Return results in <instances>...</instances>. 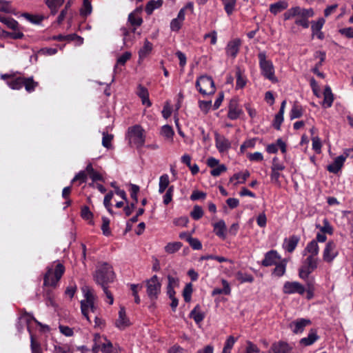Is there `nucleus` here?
Masks as SVG:
<instances>
[{"label":"nucleus","mask_w":353,"mask_h":353,"mask_svg":"<svg viewBox=\"0 0 353 353\" xmlns=\"http://www.w3.org/2000/svg\"><path fill=\"white\" fill-rule=\"evenodd\" d=\"M82 291L84 294L85 298L81 301V310L82 314L88 321L90 322L89 316V312L90 311L94 314V326L101 327L104 325V321L97 315V307L95 305L97 297L94 293V290L90 289L89 287L85 286L82 288Z\"/></svg>","instance_id":"nucleus-1"},{"label":"nucleus","mask_w":353,"mask_h":353,"mask_svg":"<svg viewBox=\"0 0 353 353\" xmlns=\"http://www.w3.org/2000/svg\"><path fill=\"white\" fill-rule=\"evenodd\" d=\"M114 276L112 265L107 263H103L97 266L94 274V279L98 285L102 287L112 283Z\"/></svg>","instance_id":"nucleus-2"},{"label":"nucleus","mask_w":353,"mask_h":353,"mask_svg":"<svg viewBox=\"0 0 353 353\" xmlns=\"http://www.w3.org/2000/svg\"><path fill=\"white\" fill-rule=\"evenodd\" d=\"M64 272L65 267L59 262L54 265V268L48 267L43 278L44 286L56 288Z\"/></svg>","instance_id":"nucleus-3"},{"label":"nucleus","mask_w":353,"mask_h":353,"mask_svg":"<svg viewBox=\"0 0 353 353\" xmlns=\"http://www.w3.org/2000/svg\"><path fill=\"white\" fill-rule=\"evenodd\" d=\"M259 64L261 74L272 83L278 82L275 76L274 67L271 60L267 59L266 52L263 51L258 54Z\"/></svg>","instance_id":"nucleus-4"},{"label":"nucleus","mask_w":353,"mask_h":353,"mask_svg":"<svg viewBox=\"0 0 353 353\" xmlns=\"http://www.w3.org/2000/svg\"><path fill=\"white\" fill-rule=\"evenodd\" d=\"M306 258L302 263V265L299 270V276L301 279L306 280L308 279L310 274L312 273L319 265V257H314L311 256H305Z\"/></svg>","instance_id":"nucleus-5"},{"label":"nucleus","mask_w":353,"mask_h":353,"mask_svg":"<svg viewBox=\"0 0 353 353\" xmlns=\"http://www.w3.org/2000/svg\"><path fill=\"white\" fill-rule=\"evenodd\" d=\"M195 85L198 91L203 95L212 94L216 90L212 78L208 75L199 77L196 81Z\"/></svg>","instance_id":"nucleus-6"},{"label":"nucleus","mask_w":353,"mask_h":353,"mask_svg":"<svg viewBox=\"0 0 353 353\" xmlns=\"http://www.w3.org/2000/svg\"><path fill=\"white\" fill-rule=\"evenodd\" d=\"M128 133L130 143H133L138 149L143 147L145 143V137L144 135V130L141 125H135L129 128Z\"/></svg>","instance_id":"nucleus-7"},{"label":"nucleus","mask_w":353,"mask_h":353,"mask_svg":"<svg viewBox=\"0 0 353 353\" xmlns=\"http://www.w3.org/2000/svg\"><path fill=\"white\" fill-rule=\"evenodd\" d=\"M146 293L151 301L158 299L161 293V283L157 275H154L150 279L145 281Z\"/></svg>","instance_id":"nucleus-8"},{"label":"nucleus","mask_w":353,"mask_h":353,"mask_svg":"<svg viewBox=\"0 0 353 353\" xmlns=\"http://www.w3.org/2000/svg\"><path fill=\"white\" fill-rule=\"evenodd\" d=\"M314 11L312 8H301V10L295 19L294 24L303 28H307L310 23L308 19L314 17Z\"/></svg>","instance_id":"nucleus-9"},{"label":"nucleus","mask_w":353,"mask_h":353,"mask_svg":"<svg viewBox=\"0 0 353 353\" xmlns=\"http://www.w3.org/2000/svg\"><path fill=\"white\" fill-rule=\"evenodd\" d=\"M339 252L335 242L328 241L323 252V259L325 262L330 263L338 256Z\"/></svg>","instance_id":"nucleus-10"},{"label":"nucleus","mask_w":353,"mask_h":353,"mask_svg":"<svg viewBox=\"0 0 353 353\" xmlns=\"http://www.w3.org/2000/svg\"><path fill=\"white\" fill-rule=\"evenodd\" d=\"M283 292L286 294H299L303 295L305 288L297 281H286L283 287Z\"/></svg>","instance_id":"nucleus-11"},{"label":"nucleus","mask_w":353,"mask_h":353,"mask_svg":"<svg viewBox=\"0 0 353 353\" xmlns=\"http://www.w3.org/2000/svg\"><path fill=\"white\" fill-rule=\"evenodd\" d=\"M325 20L323 18H319L316 21H311L312 37H316L319 39L323 40L325 38L324 33L321 31Z\"/></svg>","instance_id":"nucleus-12"},{"label":"nucleus","mask_w":353,"mask_h":353,"mask_svg":"<svg viewBox=\"0 0 353 353\" xmlns=\"http://www.w3.org/2000/svg\"><path fill=\"white\" fill-rule=\"evenodd\" d=\"M1 78L6 80L7 85L12 90H20L23 87V77H22L3 74Z\"/></svg>","instance_id":"nucleus-13"},{"label":"nucleus","mask_w":353,"mask_h":353,"mask_svg":"<svg viewBox=\"0 0 353 353\" xmlns=\"http://www.w3.org/2000/svg\"><path fill=\"white\" fill-rule=\"evenodd\" d=\"M311 324V321L306 319H298L292 321L289 327L294 334H299L303 332L305 327Z\"/></svg>","instance_id":"nucleus-14"},{"label":"nucleus","mask_w":353,"mask_h":353,"mask_svg":"<svg viewBox=\"0 0 353 353\" xmlns=\"http://www.w3.org/2000/svg\"><path fill=\"white\" fill-rule=\"evenodd\" d=\"M243 113V110L239 108L236 99H232L228 105V117L231 120L237 119Z\"/></svg>","instance_id":"nucleus-15"},{"label":"nucleus","mask_w":353,"mask_h":353,"mask_svg":"<svg viewBox=\"0 0 353 353\" xmlns=\"http://www.w3.org/2000/svg\"><path fill=\"white\" fill-rule=\"evenodd\" d=\"M241 45V41L240 39L236 38L230 41L225 47L226 54L235 58L239 51Z\"/></svg>","instance_id":"nucleus-16"},{"label":"nucleus","mask_w":353,"mask_h":353,"mask_svg":"<svg viewBox=\"0 0 353 353\" xmlns=\"http://www.w3.org/2000/svg\"><path fill=\"white\" fill-rule=\"evenodd\" d=\"M281 257L276 250H272L265 254L264 259L261 262V265L265 267L276 265Z\"/></svg>","instance_id":"nucleus-17"},{"label":"nucleus","mask_w":353,"mask_h":353,"mask_svg":"<svg viewBox=\"0 0 353 353\" xmlns=\"http://www.w3.org/2000/svg\"><path fill=\"white\" fill-rule=\"evenodd\" d=\"M263 353H291V347L284 341L274 343L267 352Z\"/></svg>","instance_id":"nucleus-18"},{"label":"nucleus","mask_w":353,"mask_h":353,"mask_svg":"<svg viewBox=\"0 0 353 353\" xmlns=\"http://www.w3.org/2000/svg\"><path fill=\"white\" fill-rule=\"evenodd\" d=\"M185 8H181L178 14L177 17L174 19H173L170 22V30L173 32H178L182 24L185 20Z\"/></svg>","instance_id":"nucleus-19"},{"label":"nucleus","mask_w":353,"mask_h":353,"mask_svg":"<svg viewBox=\"0 0 353 353\" xmlns=\"http://www.w3.org/2000/svg\"><path fill=\"white\" fill-rule=\"evenodd\" d=\"M32 321H34L38 325H41V323L34 319V317L33 316V315L32 314L28 313L26 311H25L23 310H21V315L19 318V321L17 324L18 330H22L24 324H26L28 326V325Z\"/></svg>","instance_id":"nucleus-20"},{"label":"nucleus","mask_w":353,"mask_h":353,"mask_svg":"<svg viewBox=\"0 0 353 353\" xmlns=\"http://www.w3.org/2000/svg\"><path fill=\"white\" fill-rule=\"evenodd\" d=\"M215 143L219 152H224L231 147L230 141L224 136L220 135L218 133L215 134Z\"/></svg>","instance_id":"nucleus-21"},{"label":"nucleus","mask_w":353,"mask_h":353,"mask_svg":"<svg viewBox=\"0 0 353 353\" xmlns=\"http://www.w3.org/2000/svg\"><path fill=\"white\" fill-rule=\"evenodd\" d=\"M300 239V236L297 235H292L289 238H285L283 244L284 250L292 253L296 249Z\"/></svg>","instance_id":"nucleus-22"},{"label":"nucleus","mask_w":353,"mask_h":353,"mask_svg":"<svg viewBox=\"0 0 353 353\" xmlns=\"http://www.w3.org/2000/svg\"><path fill=\"white\" fill-rule=\"evenodd\" d=\"M319 246L316 240L310 241L302 252L303 256H311L318 257Z\"/></svg>","instance_id":"nucleus-23"},{"label":"nucleus","mask_w":353,"mask_h":353,"mask_svg":"<svg viewBox=\"0 0 353 353\" xmlns=\"http://www.w3.org/2000/svg\"><path fill=\"white\" fill-rule=\"evenodd\" d=\"M115 325L120 330H124L130 325V321L126 316L125 310L123 307H121L119 311V318L115 322Z\"/></svg>","instance_id":"nucleus-24"},{"label":"nucleus","mask_w":353,"mask_h":353,"mask_svg":"<svg viewBox=\"0 0 353 353\" xmlns=\"http://www.w3.org/2000/svg\"><path fill=\"white\" fill-rule=\"evenodd\" d=\"M319 336L317 334V331L316 330L312 329L310 330L307 336L306 337L302 338L299 343L301 345L306 347L312 345L317 340H319Z\"/></svg>","instance_id":"nucleus-25"},{"label":"nucleus","mask_w":353,"mask_h":353,"mask_svg":"<svg viewBox=\"0 0 353 353\" xmlns=\"http://www.w3.org/2000/svg\"><path fill=\"white\" fill-rule=\"evenodd\" d=\"M314 57L316 58L319 59V61L315 65V66L312 69V72L316 74L318 77L323 79L325 77V74L319 71V68L322 65L323 62H324L325 59V52L323 51H316L314 54Z\"/></svg>","instance_id":"nucleus-26"},{"label":"nucleus","mask_w":353,"mask_h":353,"mask_svg":"<svg viewBox=\"0 0 353 353\" xmlns=\"http://www.w3.org/2000/svg\"><path fill=\"white\" fill-rule=\"evenodd\" d=\"M346 157L340 155L337 157L334 162L327 165V170L332 173L336 174L343 167Z\"/></svg>","instance_id":"nucleus-27"},{"label":"nucleus","mask_w":353,"mask_h":353,"mask_svg":"<svg viewBox=\"0 0 353 353\" xmlns=\"http://www.w3.org/2000/svg\"><path fill=\"white\" fill-rule=\"evenodd\" d=\"M137 94L141 99L142 103L148 107L151 106L152 103L149 99V92L146 88L139 84L137 86Z\"/></svg>","instance_id":"nucleus-28"},{"label":"nucleus","mask_w":353,"mask_h":353,"mask_svg":"<svg viewBox=\"0 0 353 353\" xmlns=\"http://www.w3.org/2000/svg\"><path fill=\"white\" fill-rule=\"evenodd\" d=\"M141 10V8H137L135 10L129 14L128 21L132 26L139 27L142 24L143 19L139 15V12Z\"/></svg>","instance_id":"nucleus-29"},{"label":"nucleus","mask_w":353,"mask_h":353,"mask_svg":"<svg viewBox=\"0 0 353 353\" xmlns=\"http://www.w3.org/2000/svg\"><path fill=\"white\" fill-rule=\"evenodd\" d=\"M213 228L214 232L216 234V236H218L222 239H225L226 225L223 220H220L218 222L214 223Z\"/></svg>","instance_id":"nucleus-30"},{"label":"nucleus","mask_w":353,"mask_h":353,"mask_svg":"<svg viewBox=\"0 0 353 353\" xmlns=\"http://www.w3.org/2000/svg\"><path fill=\"white\" fill-rule=\"evenodd\" d=\"M288 7V3L286 1H279L274 3H272L270 5V11L273 14L276 15L278 13L287 9Z\"/></svg>","instance_id":"nucleus-31"},{"label":"nucleus","mask_w":353,"mask_h":353,"mask_svg":"<svg viewBox=\"0 0 353 353\" xmlns=\"http://www.w3.org/2000/svg\"><path fill=\"white\" fill-rule=\"evenodd\" d=\"M324 99L323 101V106L325 108H330L334 101V95L330 86H325L323 92Z\"/></svg>","instance_id":"nucleus-32"},{"label":"nucleus","mask_w":353,"mask_h":353,"mask_svg":"<svg viewBox=\"0 0 353 353\" xmlns=\"http://www.w3.org/2000/svg\"><path fill=\"white\" fill-rule=\"evenodd\" d=\"M222 284H223V287L222 289L214 288L212 290V296H216V295L221 294H223L225 295H229L230 294L231 288H230V284L228 283V282L225 279H222Z\"/></svg>","instance_id":"nucleus-33"},{"label":"nucleus","mask_w":353,"mask_h":353,"mask_svg":"<svg viewBox=\"0 0 353 353\" xmlns=\"http://www.w3.org/2000/svg\"><path fill=\"white\" fill-rule=\"evenodd\" d=\"M190 317L193 319L196 323H201L205 318V314L200 311L199 305H196L190 312Z\"/></svg>","instance_id":"nucleus-34"},{"label":"nucleus","mask_w":353,"mask_h":353,"mask_svg":"<svg viewBox=\"0 0 353 353\" xmlns=\"http://www.w3.org/2000/svg\"><path fill=\"white\" fill-rule=\"evenodd\" d=\"M23 86L25 87V89L28 92H32L34 91L35 88L39 85L38 82L34 81L32 77L28 78L23 77Z\"/></svg>","instance_id":"nucleus-35"},{"label":"nucleus","mask_w":353,"mask_h":353,"mask_svg":"<svg viewBox=\"0 0 353 353\" xmlns=\"http://www.w3.org/2000/svg\"><path fill=\"white\" fill-rule=\"evenodd\" d=\"M0 22L4 23L8 28L16 30L18 28V22L11 17L0 15Z\"/></svg>","instance_id":"nucleus-36"},{"label":"nucleus","mask_w":353,"mask_h":353,"mask_svg":"<svg viewBox=\"0 0 353 353\" xmlns=\"http://www.w3.org/2000/svg\"><path fill=\"white\" fill-rule=\"evenodd\" d=\"M223 6L224 10L228 16H230L234 11L236 6V0H220Z\"/></svg>","instance_id":"nucleus-37"},{"label":"nucleus","mask_w":353,"mask_h":353,"mask_svg":"<svg viewBox=\"0 0 353 353\" xmlns=\"http://www.w3.org/2000/svg\"><path fill=\"white\" fill-rule=\"evenodd\" d=\"M152 44L148 39L144 41L143 46L139 50V55L140 59L145 58L152 51Z\"/></svg>","instance_id":"nucleus-38"},{"label":"nucleus","mask_w":353,"mask_h":353,"mask_svg":"<svg viewBox=\"0 0 353 353\" xmlns=\"http://www.w3.org/2000/svg\"><path fill=\"white\" fill-rule=\"evenodd\" d=\"M63 2L64 0H46V1L52 14H55L57 12L59 8Z\"/></svg>","instance_id":"nucleus-39"},{"label":"nucleus","mask_w":353,"mask_h":353,"mask_svg":"<svg viewBox=\"0 0 353 353\" xmlns=\"http://www.w3.org/2000/svg\"><path fill=\"white\" fill-rule=\"evenodd\" d=\"M121 34L123 37V43L128 46L129 43H132V35L130 34V29L127 28L126 27H121L120 28Z\"/></svg>","instance_id":"nucleus-40"},{"label":"nucleus","mask_w":353,"mask_h":353,"mask_svg":"<svg viewBox=\"0 0 353 353\" xmlns=\"http://www.w3.org/2000/svg\"><path fill=\"white\" fill-rule=\"evenodd\" d=\"M170 183L169 176L167 174H164L160 176L159 184V192L163 193Z\"/></svg>","instance_id":"nucleus-41"},{"label":"nucleus","mask_w":353,"mask_h":353,"mask_svg":"<svg viewBox=\"0 0 353 353\" xmlns=\"http://www.w3.org/2000/svg\"><path fill=\"white\" fill-rule=\"evenodd\" d=\"M162 5V0H152L148 2L145 6V12L148 14H151L155 9L159 8Z\"/></svg>","instance_id":"nucleus-42"},{"label":"nucleus","mask_w":353,"mask_h":353,"mask_svg":"<svg viewBox=\"0 0 353 353\" xmlns=\"http://www.w3.org/2000/svg\"><path fill=\"white\" fill-rule=\"evenodd\" d=\"M300 10L301 7L299 6L292 7L283 14V19L287 21L291 19L292 18L296 17Z\"/></svg>","instance_id":"nucleus-43"},{"label":"nucleus","mask_w":353,"mask_h":353,"mask_svg":"<svg viewBox=\"0 0 353 353\" xmlns=\"http://www.w3.org/2000/svg\"><path fill=\"white\" fill-rule=\"evenodd\" d=\"M236 341L237 338H234L233 336H229L226 339L222 353H231V350Z\"/></svg>","instance_id":"nucleus-44"},{"label":"nucleus","mask_w":353,"mask_h":353,"mask_svg":"<svg viewBox=\"0 0 353 353\" xmlns=\"http://www.w3.org/2000/svg\"><path fill=\"white\" fill-rule=\"evenodd\" d=\"M275 268L273 270V274L276 276H283L286 270V262L285 261H282L281 262H278L276 265H274Z\"/></svg>","instance_id":"nucleus-45"},{"label":"nucleus","mask_w":353,"mask_h":353,"mask_svg":"<svg viewBox=\"0 0 353 353\" xmlns=\"http://www.w3.org/2000/svg\"><path fill=\"white\" fill-rule=\"evenodd\" d=\"M323 225H321L319 224L316 225V228H319L320 232L332 234L333 233V228L332 225L330 224L329 221L327 219H323Z\"/></svg>","instance_id":"nucleus-46"},{"label":"nucleus","mask_w":353,"mask_h":353,"mask_svg":"<svg viewBox=\"0 0 353 353\" xmlns=\"http://www.w3.org/2000/svg\"><path fill=\"white\" fill-rule=\"evenodd\" d=\"M182 243L181 242L169 243L165 246V251L169 254H173L181 249Z\"/></svg>","instance_id":"nucleus-47"},{"label":"nucleus","mask_w":353,"mask_h":353,"mask_svg":"<svg viewBox=\"0 0 353 353\" xmlns=\"http://www.w3.org/2000/svg\"><path fill=\"white\" fill-rule=\"evenodd\" d=\"M303 115V109L301 106L294 105L290 110V117L291 120L300 118Z\"/></svg>","instance_id":"nucleus-48"},{"label":"nucleus","mask_w":353,"mask_h":353,"mask_svg":"<svg viewBox=\"0 0 353 353\" xmlns=\"http://www.w3.org/2000/svg\"><path fill=\"white\" fill-rule=\"evenodd\" d=\"M236 279L241 283H252L254 281V277L250 274L243 273L238 272L236 275Z\"/></svg>","instance_id":"nucleus-49"},{"label":"nucleus","mask_w":353,"mask_h":353,"mask_svg":"<svg viewBox=\"0 0 353 353\" xmlns=\"http://www.w3.org/2000/svg\"><path fill=\"white\" fill-rule=\"evenodd\" d=\"M110 219L105 216L102 217V225H101V230L103 234L109 236L111 234V231L110 230Z\"/></svg>","instance_id":"nucleus-50"},{"label":"nucleus","mask_w":353,"mask_h":353,"mask_svg":"<svg viewBox=\"0 0 353 353\" xmlns=\"http://www.w3.org/2000/svg\"><path fill=\"white\" fill-rule=\"evenodd\" d=\"M81 216L83 219L90 221V223L93 224V222H92L93 214L90 210V209L88 206L82 207L81 211Z\"/></svg>","instance_id":"nucleus-51"},{"label":"nucleus","mask_w":353,"mask_h":353,"mask_svg":"<svg viewBox=\"0 0 353 353\" xmlns=\"http://www.w3.org/2000/svg\"><path fill=\"white\" fill-rule=\"evenodd\" d=\"M236 89H241V88H243L245 85V84H246V79L242 75L241 72L240 70H238L236 72Z\"/></svg>","instance_id":"nucleus-52"},{"label":"nucleus","mask_w":353,"mask_h":353,"mask_svg":"<svg viewBox=\"0 0 353 353\" xmlns=\"http://www.w3.org/2000/svg\"><path fill=\"white\" fill-rule=\"evenodd\" d=\"M249 176H250V173L248 171H245L243 173L239 172V173L234 174L231 177L230 181H232L233 180L235 179V180L238 181V183H243L246 181V179H248V177Z\"/></svg>","instance_id":"nucleus-53"},{"label":"nucleus","mask_w":353,"mask_h":353,"mask_svg":"<svg viewBox=\"0 0 353 353\" xmlns=\"http://www.w3.org/2000/svg\"><path fill=\"white\" fill-rule=\"evenodd\" d=\"M203 215V210L199 205H194L192 211L190 212V216L194 220L200 219Z\"/></svg>","instance_id":"nucleus-54"},{"label":"nucleus","mask_w":353,"mask_h":353,"mask_svg":"<svg viewBox=\"0 0 353 353\" xmlns=\"http://www.w3.org/2000/svg\"><path fill=\"white\" fill-rule=\"evenodd\" d=\"M283 114H281V112H278L273 120L272 125L273 127L277 130H279L281 129V125L283 121Z\"/></svg>","instance_id":"nucleus-55"},{"label":"nucleus","mask_w":353,"mask_h":353,"mask_svg":"<svg viewBox=\"0 0 353 353\" xmlns=\"http://www.w3.org/2000/svg\"><path fill=\"white\" fill-rule=\"evenodd\" d=\"M113 139V135L107 132H103L102 145L103 147L109 149L111 148V142Z\"/></svg>","instance_id":"nucleus-56"},{"label":"nucleus","mask_w":353,"mask_h":353,"mask_svg":"<svg viewBox=\"0 0 353 353\" xmlns=\"http://www.w3.org/2000/svg\"><path fill=\"white\" fill-rule=\"evenodd\" d=\"M187 241L189 243L190 245L194 250H199L202 248V244H201V241L196 238H193L192 236H188Z\"/></svg>","instance_id":"nucleus-57"},{"label":"nucleus","mask_w":353,"mask_h":353,"mask_svg":"<svg viewBox=\"0 0 353 353\" xmlns=\"http://www.w3.org/2000/svg\"><path fill=\"white\" fill-rule=\"evenodd\" d=\"M161 133L168 139H172L174 134L172 128L168 125H165L162 127Z\"/></svg>","instance_id":"nucleus-58"},{"label":"nucleus","mask_w":353,"mask_h":353,"mask_svg":"<svg viewBox=\"0 0 353 353\" xmlns=\"http://www.w3.org/2000/svg\"><path fill=\"white\" fill-rule=\"evenodd\" d=\"M285 167L284 164L279 161L278 157H274L273 158L271 170L282 171L285 169Z\"/></svg>","instance_id":"nucleus-59"},{"label":"nucleus","mask_w":353,"mask_h":353,"mask_svg":"<svg viewBox=\"0 0 353 353\" xmlns=\"http://www.w3.org/2000/svg\"><path fill=\"white\" fill-rule=\"evenodd\" d=\"M87 180V174L85 171H80L72 180L71 183H74L76 181H79V184L85 183Z\"/></svg>","instance_id":"nucleus-60"},{"label":"nucleus","mask_w":353,"mask_h":353,"mask_svg":"<svg viewBox=\"0 0 353 353\" xmlns=\"http://www.w3.org/2000/svg\"><path fill=\"white\" fill-rule=\"evenodd\" d=\"M81 14L87 16L92 12V6L88 0H83V8L81 9Z\"/></svg>","instance_id":"nucleus-61"},{"label":"nucleus","mask_w":353,"mask_h":353,"mask_svg":"<svg viewBox=\"0 0 353 353\" xmlns=\"http://www.w3.org/2000/svg\"><path fill=\"white\" fill-rule=\"evenodd\" d=\"M199 105L201 110L204 112L205 114H207L211 107H212V101H199Z\"/></svg>","instance_id":"nucleus-62"},{"label":"nucleus","mask_w":353,"mask_h":353,"mask_svg":"<svg viewBox=\"0 0 353 353\" xmlns=\"http://www.w3.org/2000/svg\"><path fill=\"white\" fill-rule=\"evenodd\" d=\"M227 170V168L225 165H218L215 168H214L211 172L210 174L213 176H219L222 172H225Z\"/></svg>","instance_id":"nucleus-63"},{"label":"nucleus","mask_w":353,"mask_h":353,"mask_svg":"<svg viewBox=\"0 0 353 353\" xmlns=\"http://www.w3.org/2000/svg\"><path fill=\"white\" fill-rule=\"evenodd\" d=\"M103 353H117V350L112 346L110 341H108L107 343H103L101 347Z\"/></svg>","instance_id":"nucleus-64"}]
</instances>
